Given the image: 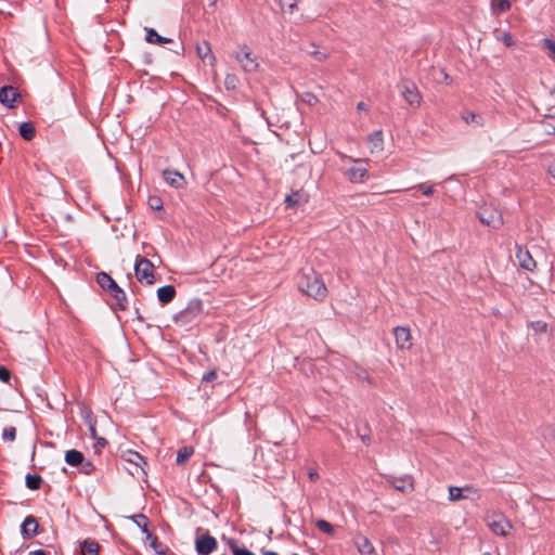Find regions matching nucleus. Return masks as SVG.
I'll use <instances>...</instances> for the list:
<instances>
[{
  "label": "nucleus",
  "instance_id": "nucleus-1",
  "mask_svg": "<svg viewBox=\"0 0 555 555\" xmlns=\"http://www.w3.org/2000/svg\"><path fill=\"white\" fill-rule=\"evenodd\" d=\"M298 287L302 293L319 301L324 300L327 296V288L323 280L311 268L300 272Z\"/></svg>",
  "mask_w": 555,
  "mask_h": 555
},
{
  "label": "nucleus",
  "instance_id": "nucleus-2",
  "mask_svg": "<svg viewBox=\"0 0 555 555\" xmlns=\"http://www.w3.org/2000/svg\"><path fill=\"white\" fill-rule=\"evenodd\" d=\"M96 283L101 288L108 292L115 300L113 309L125 311L128 308V300L125 291L118 286V284L112 279L106 272H100L96 274Z\"/></svg>",
  "mask_w": 555,
  "mask_h": 555
},
{
  "label": "nucleus",
  "instance_id": "nucleus-3",
  "mask_svg": "<svg viewBox=\"0 0 555 555\" xmlns=\"http://www.w3.org/2000/svg\"><path fill=\"white\" fill-rule=\"evenodd\" d=\"M338 155L343 160H348L356 165L344 172V175L351 183H363L369 179L367 159L353 158L343 153H338Z\"/></svg>",
  "mask_w": 555,
  "mask_h": 555
},
{
  "label": "nucleus",
  "instance_id": "nucleus-4",
  "mask_svg": "<svg viewBox=\"0 0 555 555\" xmlns=\"http://www.w3.org/2000/svg\"><path fill=\"white\" fill-rule=\"evenodd\" d=\"M477 216L482 224L492 229H499L504 223L502 212L490 205L481 206L477 211Z\"/></svg>",
  "mask_w": 555,
  "mask_h": 555
},
{
  "label": "nucleus",
  "instance_id": "nucleus-5",
  "mask_svg": "<svg viewBox=\"0 0 555 555\" xmlns=\"http://www.w3.org/2000/svg\"><path fill=\"white\" fill-rule=\"evenodd\" d=\"M134 272L140 283H144L146 285H152L154 283V264L147 258L137 256Z\"/></svg>",
  "mask_w": 555,
  "mask_h": 555
},
{
  "label": "nucleus",
  "instance_id": "nucleus-6",
  "mask_svg": "<svg viewBox=\"0 0 555 555\" xmlns=\"http://www.w3.org/2000/svg\"><path fill=\"white\" fill-rule=\"evenodd\" d=\"M203 311V304L199 299H193L188 307L175 315L177 324L186 325L193 322Z\"/></svg>",
  "mask_w": 555,
  "mask_h": 555
},
{
  "label": "nucleus",
  "instance_id": "nucleus-7",
  "mask_svg": "<svg viewBox=\"0 0 555 555\" xmlns=\"http://www.w3.org/2000/svg\"><path fill=\"white\" fill-rule=\"evenodd\" d=\"M234 56L246 73H254L259 67L257 57L246 44L241 46L238 50L234 52Z\"/></svg>",
  "mask_w": 555,
  "mask_h": 555
},
{
  "label": "nucleus",
  "instance_id": "nucleus-8",
  "mask_svg": "<svg viewBox=\"0 0 555 555\" xmlns=\"http://www.w3.org/2000/svg\"><path fill=\"white\" fill-rule=\"evenodd\" d=\"M399 89L403 99L412 107H420L422 104V95L416 85L409 80H402L399 85Z\"/></svg>",
  "mask_w": 555,
  "mask_h": 555
},
{
  "label": "nucleus",
  "instance_id": "nucleus-9",
  "mask_svg": "<svg viewBox=\"0 0 555 555\" xmlns=\"http://www.w3.org/2000/svg\"><path fill=\"white\" fill-rule=\"evenodd\" d=\"M217 546L218 542L210 533L206 532L196 535L195 550L198 555H210Z\"/></svg>",
  "mask_w": 555,
  "mask_h": 555
},
{
  "label": "nucleus",
  "instance_id": "nucleus-10",
  "mask_svg": "<svg viewBox=\"0 0 555 555\" xmlns=\"http://www.w3.org/2000/svg\"><path fill=\"white\" fill-rule=\"evenodd\" d=\"M487 524L493 533L502 537H506L512 529L511 521L503 515L489 516Z\"/></svg>",
  "mask_w": 555,
  "mask_h": 555
},
{
  "label": "nucleus",
  "instance_id": "nucleus-11",
  "mask_svg": "<svg viewBox=\"0 0 555 555\" xmlns=\"http://www.w3.org/2000/svg\"><path fill=\"white\" fill-rule=\"evenodd\" d=\"M396 345L401 350H409L412 347V336L409 327L397 326L393 328Z\"/></svg>",
  "mask_w": 555,
  "mask_h": 555
},
{
  "label": "nucleus",
  "instance_id": "nucleus-12",
  "mask_svg": "<svg viewBox=\"0 0 555 555\" xmlns=\"http://www.w3.org/2000/svg\"><path fill=\"white\" fill-rule=\"evenodd\" d=\"M121 457L125 461L129 462L130 464L134 465L135 472H131L132 475H134L135 473L138 474L139 470H141L143 475H146L145 466L147 465V463L139 452L127 450L122 453Z\"/></svg>",
  "mask_w": 555,
  "mask_h": 555
},
{
  "label": "nucleus",
  "instance_id": "nucleus-13",
  "mask_svg": "<svg viewBox=\"0 0 555 555\" xmlns=\"http://www.w3.org/2000/svg\"><path fill=\"white\" fill-rule=\"evenodd\" d=\"M21 99V93L13 86H2V105L13 108Z\"/></svg>",
  "mask_w": 555,
  "mask_h": 555
},
{
  "label": "nucleus",
  "instance_id": "nucleus-14",
  "mask_svg": "<svg viewBox=\"0 0 555 555\" xmlns=\"http://www.w3.org/2000/svg\"><path fill=\"white\" fill-rule=\"evenodd\" d=\"M163 177L166 183L175 189H182L185 185L184 176L176 170L165 169Z\"/></svg>",
  "mask_w": 555,
  "mask_h": 555
},
{
  "label": "nucleus",
  "instance_id": "nucleus-15",
  "mask_svg": "<svg viewBox=\"0 0 555 555\" xmlns=\"http://www.w3.org/2000/svg\"><path fill=\"white\" fill-rule=\"evenodd\" d=\"M516 258L518 259L519 266L522 269H525L527 271L534 270L537 263L528 249L518 247V249L516 251Z\"/></svg>",
  "mask_w": 555,
  "mask_h": 555
},
{
  "label": "nucleus",
  "instance_id": "nucleus-16",
  "mask_svg": "<svg viewBox=\"0 0 555 555\" xmlns=\"http://www.w3.org/2000/svg\"><path fill=\"white\" fill-rule=\"evenodd\" d=\"M356 545L362 555H377L372 542L364 535L356 538Z\"/></svg>",
  "mask_w": 555,
  "mask_h": 555
},
{
  "label": "nucleus",
  "instance_id": "nucleus-17",
  "mask_svg": "<svg viewBox=\"0 0 555 555\" xmlns=\"http://www.w3.org/2000/svg\"><path fill=\"white\" fill-rule=\"evenodd\" d=\"M176 288L172 285H165L157 289V298L162 305H167L173 300Z\"/></svg>",
  "mask_w": 555,
  "mask_h": 555
},
{
  "label": "nucleus",
  "instance_id": "nucleus-18",
  "mask_svg": "<svg viewBox=\"0 0 555 555\" xmlns=\"http://www.w3.org/2000/svg\"><path fill=\"white\" fill-rule=\"evenodd\" d=\"M38 522L34 516H27L22 524V533L26 538H33L37 534Z\"/></svg>",
  "mask_w": 555,
  "mask_h": 555
},
{
  "label": "nucleus",
  "instance_id": "nucleus-19",
  "mask_svg": "<svg viewBox=\"0 0 555 555\" xmlns=\"http://www.w3.org/2000/svg\"><path fill=\"white\" fill-rule=\"evenodd\" d=\"M81 555H99L100 544L93 539H85L79 542Z\"/></svg>",
  "mask_w": 555,
  "mask_h": 555
},
{
  "label": "nucleus",
  "instance_id": "nucleus-20",
  "mask_svg": "<svg viewBox=\"0 0 555 555\" xmlns=\"http://www.w3.org/2000/svg\"><path fill=\"white\" fill-rule=\"evenodd\" d=\"M85 459L82 452L72 449L65 452V462L73 467H79L82 464V460Z\"/></svg>",
  "mask_w": 555,
  "mask_h": 555
},
{
  "label": "nucleus",
  "instance_id": "nucleus-21",
  "mask_svg": "<svg viewBox=\"0 0 555 555\" xmlns=\"http://www.w3.org/2000/svg\"><path fill=\"white\" fill-rule=\"evenodd\" d=\"M145 31H146L145 40L149 43L160 46V44H164V43L171 42L170 38L163 37V36L158 35V33L155 29H153V28H145Z\"/></svg>",
  "mask_w": 555,
  "mask_h": 555
},
{
  "label": "nucleus",
  "instance_id": "nucleus-22",
  "mask_svg": "<svg viewBox=\"0 0 555 555\" xmlns=\"http://www.w3.org/2000/svg\"><path fill=\"white\" fill-rule=\"evenodd\" d=\"M146 540L150 541V546L155 551L158 555H165L168 551V547L158 541L157 537L154 535L151 531L145 533Z\"/></svg>",
  "mask_w": 555,
  "mask_h": 555
},
{
  "label": "nucleus",
  "instance_id": "nucleus-23",
  "mask_svg": "<svg viewBox=\"0 0 555 555\" xmlns=\"http://www.w3.org/2000/svg\"><path fill=\"white\" fill-rule=\"evenodd\" d=\"M18 132L20 135L26 141H31L36 135V129L30 121L23 122L18 128Z\"/></svg>",
  "mask_w": 555,
  "mask_h": 555
},
{
  "label": "nucleus",
  "instance_id": "nucleus-24",
  "mask_svg": "<svg viewBox=\"0 0 555 555\" xmlns=\"http://www.w3.org/2000/svg\"><path fill=\"white\" fill-rule=\"evenodd\" d=\"M196 52L202 60H205L209 56L210 63H214L216 61V56L214 55L210 44L207 41H204L203 44H197Z\"/></svg>",
  "mask_w": 555,
  "mask_h": 555
},
{
  "label": "nucleus",
  "instance_id": "nucleus-25",
  "mask_svg": "<svg viewBox=\"0 0 555 555\" xmlns=\"http://www.w3.org/2000/svg\"><path fill=\"white\" fill-rule=\"evenodd\" d=\"M42 477L37 474H28L25 478L26 487L29 490H39L42 485Z\"/></svg>",
  "mask_w": 555,
  "mask_h": 555
},
{
  "label": "nucleus",
  "instance_id": "nucleus-26",
  "mask_svg": "<svg viewBox=\"0 0 555 555\" xmlns=\"http://www.w3.org/2000/svg\"><path fill=\"white\" fill-rule=\"evenodd\" d=\"M193 453H194L193 447L185 446V447L180 448L177 453L176 463L178 465L185 463L193 455Z\"/></svg>",
  "mask_w": 555,
  "mask_h": 555
},
{
  "label": "nucleus",
  "instance_id": "nucleus-27",
  "mask_svg": "<svg viewBox=\"0 0 555 555\" xmlns=\"http://www.w3.org/2000/svg\"><path fill=\"white\" fill-rule=\"evenodd\" d=\"M491 7L494 14H502L511 9L509 0H491Z\"/></svg>",
  "mask_w": 555,
  "mask_h": 555
},
{
  "label": "nucleus",
  "instance_id": "nucleus-28",
  "mask_svg": "<svg viewBox=\"0 0 555 555\" xmlns=\"http://www.w3.org/2000/svg\"><path fill=\"white\" fill-rule=\"evenodd\" d=\"M540 124L546 134H555V114L546 115Z\"/></svg>",
  "mask_w": 555,
  "mask_h": 555
},
{
  "label": "nucleus",
  "instance_id": "nucleus-29",
  "mask_svg": "<svg viewBox=\"0 0 555 555\" xmlns=\"http://www.w3.org/2000/svg\"><path fill=\"white\" fill-rule=\"evenodd\" d=\"M463 499H469V494H464V488H459L455 486L449 487V500L451 502H456Z\"/></svg>",
  "mask_w": 555,
  "mask_h": 555
},
{
  "label": "nucleus",
  "instance_id": "nucleus-30",
  "mask_svg": "<svg viewBox=\"0 0 555 555\" xmlns=\"http://www.w3.org/2000/svg\"><path fill=\"white\" fill-rule=\"evenodd\" d=\"M392 485L393 487L401 491V492H406V491H412L413 490V483H412V480L410 478H398V479H395L392 481Z\"/></svg>",
  "mask_w": 555,
  "mask_h": 555
},
{
  "label": "nucleus",
  "instance_id": "nucleus-31",
  "mask_svg": "<svg viewBox=\"0 0 555 555\" xmlns=\"http://www.w3.org/2000/svg\"><path fill=\"white\" fill-rule=\"evenodd\" d=\"M369 141L372 143V152L374 150L382 151L383 150V132L382 130H377L369 135Z\"/></svg>",
  "mask_w": 555,
  "mask_h": 555
},
{
  "label": "nucleus",
  "instance_id": "nucleus-32",
  "mask_svg": "<svg viewBox=\"0 0 555 555\" xmlns=\"http://www.w3.org/2000/svg\"><path fill=\"white\" fill-rule=\"evenodd\" d=\"M131 520L142 530L143 533H147L149 530V518L143 514H137L131 516Z\"/></svg>",
  "mask_w": 555,
  "mask_h": 555
},
{
  "label": "nucleus",
  "instance_id": "nucleus-33",
  "mask_svg": "<svg viewBox=\"0 0 555 555\" xmlns=\"http://www.w3.org/2000/svg\"><path fill=\"white\" fill-rule=\"evenodd\" d=\"M353 375L358 380L366 382L369 385H373V379L371 378L366 369L362 366H356L352 371Z\"/></svg>",
  "mask_w": 555,
  "mask_h": 555
},
{
  "label": "nucleus",
  "instance_id": "nucleus-34",
  "mask_svg": "<svg viewBox=\"0 0 555 555\" xmlns=\"http://www.w3.org/2000/svg\"><path fill=\"white\" fill-rule=\"evenodd\" d=\"M462 118L465 120L466 124H476L478 126L482 125V118L480 115L475 114L470 111H465L462 113Z\"/></svg>",
  "mask_w": 555,
  "mask_h": 555
},
{
  "label": "nucleus",
  "instance_id": "nucleus-35",
  "mask_svg": "<svg viewBox=\"0 0 555 555\" xmlns=\"http://www.w3.org/2000/svg\"><path fill=\"white\" fill-rule=\"evenodd\" d=\"M357 434H358V437L361 439V441L364 444L369 446L372 442V437L370 435V427L366 423L364 424L363 431L360 428H357Z\"/></svg>",
  "mask_w": 555,
  "mask_h": 555
},
{
  "label": "nucleus",
  "instance_id": "nucleus-36",
  "mask_svg": "<svg viewBox=\"0 0 555 555\" xmlns=\"http://www.w3.org/2000/svg\"><path fill=\"white\" fill-rule=\"evenodd\" d=\"M79 467H80V473H82L85 475H91L95 472L94 464L91 461L86 460V459L82 460V464H80Z\"/></svg>",
  "mask_w": 555,
  "mask_h": 555
},
{
  "label": "nucleus",
  "instance_id": "nucleus-37",
  "mask_svg": "<svg viewBox=\"0 0 555 555\" xmlns=\"http://www.w3.org/2000/svg\"><path fill=\"white\" fill-rule=\"evenodd\" d=\"M318 529L324 533H327V534H333L334 533V528L333 526L324 520V519H319L317 522H315Z\"/></svg>",
  "mask_w": 555,
  "mask_h": 555
},
{
  "label": "nucleus",
  "instance_id": "nucleus-38",
  "mask_svg": "<svg viewBox=\"0 0 555 555\" xmlns=\"http://www.w3.org/2000/svg\"><path fill=\"white\" fill-rule=\"evenodd\" d=\"M230 547L233 555H255L251 551L247 550L246 547L237 546L234 541H231Z\"/></svg>",
  "mask_w": 555,
  "mask_h": 555
},
{
  "label": "nucleus",
  "instance_id": "nucleus-39",
  "mask_svg": "<svg viewBox=\"0 0 555 555\" xmlns=\"http://www.w3.org/2000/svg\"><path fill=\"white\" fill-rule=\"evenodd\" d=\"M16 437V428L14 426L7 427L2 430V439L13 441Z\"/></svg>",
  "mask_w": 555,
  "mask_h": 555
},
{
  "label": "nucleus",
  "instance_id": "nucleus-40",
  "mask_svg": "<svg viewBox=\"0 0 555 555\" xmlns=\"http://www.w3.org/2000/svg\"><path fill=\"white\" fill-rule=\"evenodd\" d=\"M301 101L308 104L309 106H313L319 102L317 95H314L312 92H305L301 95Z\"/></svg>",
  "mask_w": 555,
  "mask_h": 555
},
{
  "label": "nucleus",
  "instance_id": "nucleus-41",
  "mask_svg": "<svg viewBox=\"0 0 555 555\" xmlns=\"http://www.w3.org/2000/svg\"><path fill=\"white\" fill-rule=\"evenodd\" d=\"M147 203L153 210H160L163 208V201L159 196H150Z\"/></svg>",
  "mask_w": 555,
  "mask_h": 555
},
{
  "label": "nucleus",
  "instance_id": "nucleus-42",
  "mask_svg": "<svg viewBox=\"0 0 555 555\" xmlns=\"http://www.w3.org/2000/svg\"><path fill=\"white\" fill-rule=\"evenodd\" d=\"M282 9L287 7L289 13H294L297 9L296 0H279Z\"/></svg>",
  "mask_w": 555,
  "mask_h": 555
},
{
  "label": "nucleus",
  "instance_id": "nucleus-43",
  "mask_svg": "<svg viewBox=\"0 0 555 555\" xmlns=\"http://www.w3.org/2000/svg\"><path fill=\"white\" fill-rule=\"evenodd\" d=\"M464 494H469V499H480L481 496L479 490L473 486H465Z\"/></svg>",
  "mask_w": 555,
  "mask_h": 555
},
{
  "label": "nucleus",
  "instance_id": "nucleus-44",
  "mask_svg": "<svg viewBox=\"0 0 555 555\" xmlns=\"http://www.w3.org/2000/svg\"><path fill=\"white\" fill-rule=\"evenodd\" d=\"M218 377V374L215 370H210L208 372H206L203 377H202V382H205V383H211L214 380H216Z\"/></svg>",
  "mask_w": 555,
  "mask_h": 555
},
{
  "label": "nucleus",
  "instance_id": "nucleus-45",
  "mask_svg": "<svg viewBox=\"0 0 555 555\" xmlns=\"http://www.w3.org/2000/svg\"><path fill=\"white\" fill-rule=\"evenodd\" d=\"M107 444V440L101 437L95 438V443L93 444V449L95 453H100L101 450Z\"/></svg>",
  "mask_w": 555,
  "mask_h": 555
},
{
  "label": "nucleus",
  "instance_id": "nucleus-46",
  "mask_svg": "<svg viewBox=\"0 0 555 555\" xmlns=\"http://www.w3.org/2000/svg\"><path fill=\"white\" fill-rule=\"evenodd\" d=\"M499 39L508 48L515 44V41L509 33H504Z\"/></svg>",
  "mask_w": 555,
  "mask_h": 555
},
{
  "label": "nucleus",
  "instance_id": "nucleus-47",
  "mask_svg": "<svg viewBox=\"0 0 555 555\" xmlns=\"http://www.w3.org/2000/svg\"><path fill=\"white\" fill-rule=\"evenodd\" d=\"M299 195L298 192L293 193L292 195H287L285 197V203L288 207H295L298 204L297 196Z\"/></svg>",
  "mask_w": 555,
  "mask_h": 555
},
{
  "label": "nucleus",
  "instance_id": "nucleus-48",
  "mask_svg": "<svg viewBox=\"0 0 555 555\" xmlns=\"http://www.w3.org/2000/svg\"><path fill=\"white\" fill-rule=\"evenodd\" d=\"M543 48L552 52L555 56V41L548 38L543 39Z\"/></svg>",
  "mask_w": 555,
  "mask_h": 555
},
{
  "label": "nucleus",
  "instance_id": "nucleus-49",
  "mask_svg": "<svg viewBox=\"0 0 555 555\" xmlns=\"http://www.w3.org/2000/svg\"><path fill=\"white\" fill-rule=\"evenodd\" d=\"M417 188L422 191V193L426 196H430L434 194V185H426L424 183H421L417 185Z\"/></svg>",
  "mask_w": 555,
  "mask_h": 555
},
{
  "label": "nucleus",
  "instance_id": "nucleus-50",
  "mask_svg": "<svg viewBox=\"0 0 555 555\" xmlns=\"http://www.w3.org/2000/svg\"><path fill=\"white\" fill-rule=\"evenodd\" d=\"M532 328L535 332L543 333V332H546L547 324L545 322H543V321H535V322L532 323Z\"/></svg>",
  "mask_w": 555,
  "mask_h": 555
},
{
  "label": "nucleus",
  "instance_id": "nucleus-51",
  "mask_svg": "<svg viewBox=\"0 0 555 555\" xmlns=\"http://www.w3.org/2000/svg\"><path fill=\"white\" fill-rule=\"evenodd\" d=\"M88 424H89V429H90L91 437L93 439L98 438L96 428H95V422H93L92 418L90 417L89 421H88Z\"/></svg>",
  "mask_w": 555,
  "mask_h": 555
},
{
  "label": "nucleus",
  "instance_id": "nucleus-52",
  "mask_svg": "<svg viewBox=\"0 0 555 555\" xmlns=\"http://www.w3.org/2000/svg\"><path fill=\"white\" fill-rule=\"evenodd\" d=\"M11 379V372L2 366V383H10Z\"/></svg>",
  "mask_w": 555,
  "mask_h": 555
},
{
  "label": "nucleus",
  "instance_id": "nucleus-53",
  "mask_svg": "<svg viewBox=\"0 0 555 555\" xmlns=\"http://www.w3.org/2000/svg\"><path fill=\"white\" fill-rule=\"evenodd\" d=\"M310 53H311V54L315 57V60H317V61H319V62H322V61H324V60L326 59V54H324V53H322V52H320V51L314 50V51H312V52H310Z\"/></svg>",
  "mask_w": 555,
  "mask_h": 555
},
{
  "label": "nucleus",
  "instance_id": "nucleus-54",
  "mask_svg": "<svg viewBox=\"0 0 555 555\" xmlns=\"http://www.w3.org/2000/svg\"><path fill=\"white\" fill-rule=\"evenodd\" d=\"M236 81V77L234 75H228L225 78V85L234 87V83Z\"/></svg>",
  "mask_w": 555,
  "mask_h": 555
},
{
  "label": "nucleus",
  "instance_id": "nucleus-55",
  "mask_svg": "<svg viewBox=\"0 0 555 555\" xmlns=\"http://www.w3.org/2000/svg\"><path fill=\"white\" fill-rule=\"evenodd\" d=\"M176 54H183L184 53V44L180 43L179 46L175 47V49L171 50Z\"/></svg>",
  "mask_w": 555,
  "mask_h": 555
},
{
  "label": "nucleus",
  "instance_id": "nucleus-56",
  "mask_svg": "<svg viewBox=\"0 0 555 555\" xmlns=\"http://www.w3.org/2000/svg\"><path fill=\"white\" fill-rule=\"evenodd\" d=\"M357 109L358 111H363V112H366L369 109L367 105L364 103V102H359L357 104Z\"/></svg>",
  "mask_w": 555,
  "mask_h": 555
},
{
  "label": "nucleus",
  "instance_id": "nucleus-57",
  "mask_svg": "<svg viewBox=\"0 0 555 555\" xmlns=\"http://www.w3.org/2000/svg\"><path fill=\"white\" fill-rule=\"evenodd\" d=\"M28 555H49V553L43 550H36L30 552Z\"/></svg>",
  "mask_w": 555,
  "mask_h": 555
},
{
  "label": "nucleus",
  "instance_id": "nucleus-58",
  "mask_svg": "<svg viewBox=\"0 0 555 555\" xmlns=\"http://www.w3.org/2000/svg\"><path fill=\"white\" fill-rule=\"evenodd\" d=\"M548 172L555 178V160L550 164Z\"/></svg>",
  "mask_w": 555,
  "mask_h": 555
},
{
  "label": "nucleus",
  "instance_id": "nucleus-59",
  "mask_svg": "<svg viewBox=\"0 0 555 555\" xmlns=\"http://www.w3.org/2000/svg\"><path fill=\"white\" fill-rule=\"evenodd\" d=\"M309 477L311 480H317L319 478V474L317 472H310Z\"/></svg>",
  "mask_w": 555,
  "mask_h": 555
},
{
  "label": "nucleus",
  "instance_id": "nucleus-60",
  "mask_svg": "<svg viewBox=\"0 0 555 555\" xmlns=\"http://www.w3.org/2000/svg\"><path fill=\"white\" fill-rule=\"evenodd\" d=\"M262 555H279V554L273 551H262Z\"/></svg>",
  "mask_w": 555,
  "mask_h": 555
},
{
  "label": "nucleus",
  "instance_id": "nucleus-61",
  "mask_svg": "<svg viewBox=\"0 0 555 555\" xmlns=\"http://www.w3.org/2000/svg\"><path fill=\"white\" fill-rule=\"evenodd\" d=\"M210 7H215L218 0H205Z\"/></svg>",
  "mask_w": 555,
  "mask_h": 555
},
{
  "label": "nucleus",
  "instance_id": "nucleus-62",
  "mask_svg": "<svg viewBox=\"0 0 555 555\" xmlns=\"http://www.w3.org/2000/svg\"><path fill=\"white\" fill-rule=\"evenodd\" d=\"M553 92L555 93V85H554V89H553Z\"/></svg>",
  "mask_w": 555,
  "mask_h": 555
}]
</instances>
